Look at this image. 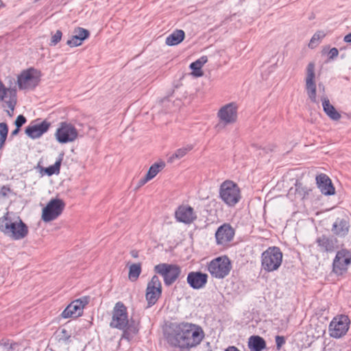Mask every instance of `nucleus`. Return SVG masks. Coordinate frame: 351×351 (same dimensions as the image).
<instances>
[{
    "label": "nucleus",
    "mask_w": 351,
    "mask_h": 351,
    "mask_svg": "<svg viewBox=\"0 0 351 351\" xmlns=\"http://www.w3.org/2000/svg\"><path fill=\"white\" fill-rule=\"evenodd\" d=\"M204 337L202 328L193 324H174L166 335L167 342L173 347L189 349L199 345Z\"/></svg>",
    "instance_id": "nucleus-1"
},
{
    "label": "nucleus",
    "mask_w": 351,
    "mask_h": 351,
    "mask_svg": "<svg viewBox=\"0 0 351 351\" xmlns=\"http://www.w3.org/2000/svg\"><path fill=\"white\" fill-rule=\"evenodd\" d=\"M0 231L10 239L19 241L27 236L29 228L20 217L6 213L0 218Z\"/></svg>",
    "instance_id": "nucleus-2"
},
{
    "label": "nucleus",
    "mask_w": 351,
    "mask_h": 351,
    "mask_svg": "<svg viewBox=\"0 0 351 351\" xmlns=\"http://www.w3.org/2000/svg\"><path fill=\"white\" fill-rule=\"evenodd\" d=\"M282 262V253L278 247H269L261 254V266L265 271H276Z\"/></svg>",
    "instance_id": "nucleus-3"
},
{
    "label": "nucleus",
    "mask_w": 351,
    "mask_h": 351,
    "mask_svg": "<svg viewBox=\"0 0 351 351\" xmlns=\"http://www.w3.org/2000/svg\"><path fill=\"white\" fill-rule=\"evenodd\" d=\"M219 197L228 206H234L241 197L240 189L234 182L226 180L220 185Z\"/></svg>",
    "instance_id": "nucleus-4"
},
{
    "label": "nucleus",
    "mask_w": 351,
    "mask_h": 351,
    "mask_svg": "<svg viewBox=\"0 0 351 351\" xmlns=\"http://www.w3.org/2000/svg\"><path fill=\"white\" fill-rule=\"evenodd\" d=\"M208 271L215 278L221 279L228 276L231 270V263L226 256L214 258L208 264Z\"/></svg>",
    "instance_id": "nucleus-5"
},
{
    "label": "nucleus",
    "mask_w": 351,
    "mask_h": 351,
    "mask_svg": "<svg viewBox=\"0 0 351 351\" xmlns=\"http://www.w3.org/2000/svg\"><path fill=\"white\" fill-rule=\"evenodd\" d=\"M219 122L215 128L219 131L226 125L234 123L237 119V106L234 103L226 104L221 107L217 112Z\"/></svg>",
    "instance_id": "nucleus-6"
},
{
    "label": "nucleus",
    "mask_w": 351,
    "mask_h": 351,
    "mask_svg": "<svg viewBox=\"0 0 351 351\" xmlns=\"http://www.w3.org/2000/svg\"><path fill=\"white\" fill-rule=\"evenodd\" d=\"M40 80V71L34 68H30L23 71L19 75L17 82L20 89L29 90L34 89L38 84Z\"/></svg>",
    "instance_id": "nucleus-7"
},
{
    "label": "nucleus",
    "mask_w": 351,
    "mask_h": 351,
    "mask_svg": "<svg viewBox=\"0 0 351 351\" xmlns=\"http://www.w3.org/2000/svg\"><path fill=\"white\" fill-rule=\"evenodd\" d=\"M154 271L163 277L165 284L167 286L176 282L181 274V269L179 266L167 263L156 265Z\"/></svg>",
    "instance_id": "nucleus-8"
},
{
    "label": "nucleus",
    "mask_w": 351,
    "mask_h": 351,
    "mask_svg": "<svg viewBox=\"0 0 351 351\" xmlns=\"http://www.w3.org/2000/svg\"><path fill=\"white\" fill-rule=\"evenodd\" d=\"M64 207L65 204L63 200L58 198L51 199L43 209V221L50 222L55 220L62 214Z\"/></svg>",
    "instance_id": "nucleus-9"
},
{
    "label": "nucleus",
    "mask_w": 351,
    "mask_h": 351,
    "mask_svg": "<svg viewBox=\"0 0 351 351\" xmlns=\"http://www.w3.org/2000/svg\"><path fill=\"white\" fill-rule=\"evenodd\" d=\"M350 319L347 315H341L332 319L329 324L330 336L340 338L345 335L349 329Z\"/></svg>",
    "instance_id": "nucleus-10"
},
{
    "label": "nucleus",
    "mask_w": 351,
    "mask_h": 351,
    "mask_svg": "<svg viewBox=\"0 0 351 351\" xmlns=\"http://www.w3.org/2000/svg\"><path fill=\"white\" fill-rule=\"evenodd\" d=\"M56 140L60 143H68L75 141L78 136L77 129L71 123L62 122L56 132Z\"/></svg>",
    "instance_id": "nucleus-11"
},
{
    "label": "nucleus",
    "mask_w": 351,
    "mask_h": 351,
    "mask_svg": "<svg viewBox=\"0 0 351 351\" xmlns=\"http://www.w3.org/2000/svg\"><path fill=\"white\" fill-rule=\"evenodd\" d=\"M162 294V284L157 276H154L147 283L145 298L147 302V307H151L156 303Z\"/></svg>",
    "instance_id": "nucleus-12"
},
{
    "label": "nucleus",
    "mask_w": 351,
    "mask_h": 351,
    "mask_svg": "<svg viewBox=\"0 0 351 351\" xmlns=\"http://www.w3.org/2000/svg\"><path fill=\"white\" fill-rule=\"evenodd\" d=\"M305 88L307 95L313 103H317L315 84V64L310 62L306 67Z\"/></svg>",
    "instance_id": "nucleus-13"
},
{
    "label": "nucleus",
    "mask_w": 351,
    "mask_h": 351,
    "mask_svg": "<svg viewBox=\"0 0 351 351\" xmlns=\"http://www.w3.org/2000/svg\"><path fill=\"white\" fill-rule=\"evenodd\" d=\"M350 264L351 252L345 249L339 250L333 261V271L337 274H342L347 271Z\"/></svg>",
    "instance_id": "nucleus-14"
},
{
    "label": "nucleus",
    "mask_w": 351,
    "mask_h": 351,
    "mask_svg": "<svg viewBox=\"0 0 351 351\" xmlns=\"http://www.w3.org/2000/svg\"><path fill=\"white\" fill-rule=\"evenodd\" d=\"M128 324L127 309L121 302L115 304L113 311L112 321L111 326L121 330L125 329Z\"/></svg>",
    "instance_id": "nucleus-15"
},
{
    "label": "nucleus",
    "mask_w": 351,
    "mask_h": 351,
    "mask_svg": "<svg viewBox=\"0 0 351 351\" xmlns=\"http://www.w3.org/2000/svg\"><path fill=\"white\" fill-rule=\"evenodd\" d=\"M88 302V297H83L74 300L63 311L62 317L63 318H69L81 316L83 313V308Z\"/></svg>",
    "instance_id": "nucleus-16"
},
{
    "label": "nucleus",
    "mask_w": 351,
    "mask_h": 351,
    "mask_svg": "<svg viewBox=\"0 0 351 351\" xmlns=\"http://www.w3.org/2000/svg\"><path fill=\"white\" fill-rule=\"evenodd\" d=\"M175 217L178 221L185 224L191 223L197 218L193 208L187 205L180 206L175 212Z\"/></svg>",
    "instance_id": "nucleus-17"
},
{
    "label": "nucleus",
    "mask_w": 351,
    "mask_h": 351,
    "mask_svg": "<svg viewBox=\"0 0 351 351\" xmlns=\"http://www.w3.org/2000/svg\"><path fill=\"white\" fill-rule=\"evenodd\" d=\"M187 283L194 289H201L208 281V275L200 271H191L186 278Z\"/></svg>",
    "instance_id": "nucleus-18"
},
{
    "label": "nucleus",
    "mask_w": 351,
    "mask_h": 351,
    "mask_svg": "<svg viewBox=\"0 0 351 351\" xmlns=\"http://www.w3.org/2000/svg\"><path fill=\"white\" fill-rule=\"evenodd\" d=\"M234 235V231L228 224H223L218 228L215 238L218 245H225L229 243Z\"/></svg>",
    "instance_id": "nucleus-19"
},
{
    "label": "nucleus",
    "mask_w": 351,
    "mask_h": 351,
    "mask_svg": "<svg viewBox=\"0 0 351 351\" xmlns=\"http://www.w3.org/2000/svg\"><path fill=\"white\" fill-rule=\"evenodd\" d=\"M50 125L47 121L31 124L26 128L25 133L32 139L38 138L49 130Z\"/></svg>",
    "instance_id": "nucleus-20"
},
{
    "label": "nucleus",
    "mask_w": 351,
    "mask_h": 351,
    "mask_svg": "<svg viewBox=\"0 0 351 351\" xmlns=\"http://www.w3.org/2000/svg\"><path fill=\"white\" fill-rule=\"evenodd\" d=\"M319 251L323 252H332L337 248V239L333 237L321 235L316 239Z\"/></svg>",
    "instance_id": "nucleus-21"
},
{
    "label": "nucleus",
    "mask_w": 351,
    "mask_h": 351,
    "mask_svg": "<svg viewBox=\"0 0 351 351\" xmlns=\"http://www.w3.org/2000/svg\"><path fill=\"white\" fill-rule=\"evenodd\" d=\"M316 182L322 194L331 195L335 194V190L331 180L325 174H319L316 177Z\"/></svg>",
    "instance_id": "nucleus-22"
},
{
    "label": "nucleus",
    "mask_w": 351,
    "mask_h": 351,
    "mask_svg": "<svg viewBox=\"0 0 351 351\" xmlns=\"http://www.w3.org/2000/svg\"><path fill=\"white\" fill-rule=\"evenodd\" d=\"M321 99L322 101L323 110L326 114V115L333 121H339L341 119V114L330 104L328 98L326 96H323L322 97Z\"/></svg>",
    "instance_id": "nucleus-23"
},
{
    "label": "nucleus",
    "mask_w": 351,
    "mask_h": 351,
    "mask_svg": "<svg viewBox=\"0 0 351 351\" xmlns=\"http://www.w3.org/2000/svg\"><path fill=\"white\" fill-rule=\"evenodd\" d=\"M349 226L346 220L337 219L332 228L333 233L337 236L343 237L348 232Z\"/></svg>",
    "instance_id": "nucleus-24"
},
{
    "label": "nucleus",
    "mask_w": 351,
    "mask_h": 351,
    "mask_svg": "<svg viewBox=\"0 0 351 351\" xmlns=\"http://www.w3.org/2000/svg\"><path fill=\"white\" fill-rule=\"evenodd\" d=\"M185 37V33L182 29H176L166 38L165 43L169 46L180 44Z\"/></svg>",
    "instance_id": "nucleus-25"
},
{
    "label": "nucleus",
    "mask_w": 351,
    "mask_h": 351,
    "mask_svg": "<svg viewBox=\"0 0 351 351\" xmlns=\"http://www.w3.org/2000/svg\"><path fill=\"white\" fill-rule=\"evenodd\" d=\"M248 346L251 351H262L265 348L266 343L259 336H252L249 339Z\"/></svg>",
    "instance_id": "nucleus-26"
},
{
    "label": "nucleus",
    "mask_w": 351,
    "mask_h": 351,
    "mask_svg": "<svg viewBox=\"0 0 351 351\" xmlns=\"http://www.w3.org/2000/svg\"><path fill=\"white\" fill-rule=\"evenodd\" d=\"M208 61L207 56H202L200 58L197 60L196 61L192 62L190 64V68L193 70L192 75L195 77H201L203 75V72L202 71V67L206 64Z\"/></svg>",
    "instance_id": "nucleus-27"
},
{
    "label": "nucleus",
    "mask_w": 351,
    "mask_h": 351,
    "mask_svg": "<svg viewBox=\"0 0 351 351\" xmlns=\"http://www.w3.org/2000/svg\"><path fill=\"white\" fill-rule=\"evenodd\" d=\"M193 149V146L188 145L186 147L178 149L174 153L168 157L167 162L173 163L176 160H180L185 156Z\"/></svg>",
    "instance_id": "nucleus-28"
},
{
    "label": "nucleus",
    "mask_w": 351,
    "mask_h": 351,
    "mask_svg": "<svg viewBox=\"0 0 351 351\" xmlns=\"http://www.w3.org/2000/svg\"><path fill=\"white\" fill-rule=\"evenodd\" d=\"M165 167V163L163 161H160L153 164L149 169L146 176L148 179H153L160 171H161Z\"/></svg>",
    "instance_id": "nucleus-29"
},
{
    "label": "nucleus",
    "mask_w": 351,
    "mask_h": 351,
    "mask_svg": "<svg viewBox=\"0 0 351 351\" xmlns=\"http://www.w3.org/2000/svg\"><path fill=\"white\" fill-rule=\"evenodd\" d=\"M63 157H64V154L63 153L60 154L59 156H58V159L56 160V162L54 163V165L49 166V167H47L45 171L49 176H51L53 174H58L60 173V168L62 161L63 160Z\"/></svg>",
    "instance_id": "nucleus-30"
},
{
    "label": "nucleus",
    "mask_w": 351,
    "mask_h": 351,
    "mask_svg": "<svg viewBox=\"0 0 351 351\" xmlns=\"http://www.w3.org/2000/svg\"><path fill=\"white\" fill-rule=\"evenodd\" d=\"M141 273V263H134L130 266L128 277L131 281H136Z\"/></svg>",
    "instance_id": "nucleus-31"
},
{
    "label": "nucleus",
    "mask_w": 351,
    "mask_h": 351,
    "mask_svg": "<svg viewBox=\"0 0 351 351\" xmlns=\"http://www.w3.org/2000/svg\"><path fill=\"white\" fill-rule=\"evenodd\" d=\"M326 36V33L323 30L317 31L313 36H312L309 43L308 47L311 49L316 47L324 37Z\"/></svg>",
    "instance_id": "nucleus-32"
},
{
    "label": "nucleus",
    "mask_w": 351,
    "mask_h": 351,
    "mask_svg": "<svg viewBox=\"0 0 351 351\" xmlns=\"http://www.w3.org/2000/svg\"><path fill=\"white\" fill-rule=\"evenodd\" d=\"M309 190L304 186L302 183L297 182L295 185V198L303 199L308 195Z\"/></svg>",
    "instance_id": "nucleus-33"
},
{
    "label": "nucleus",
    "mask_w": 351,
    "mask_h": 351,
    "mask_svg": "<svg viewBox=\"0 0 351 351\" xmlns=\"http://www.w3.org/2000/svg\"><path fill=\"white\" fill-rule=\"evenodd\" d=\"M8 128L5 123H0V149L3 147L6 140Z\"/></svg>",
    "instance_id": "nucleus-34"
},
{
    "label": "nucleus",
    "mask_w": 351,
    "mask_h": 351,
    "mask_svg": "<svg viewBox=\"0 0 351 351\" xmlns=\"http://www.w3.org/2000/svg\"><path fill=\"white\" fill-rule=\"evenodd\" d=\"M74 34L77 37H79V38H80L83 41L88 38L90 35L89 32L82 27H77L75 29Z\"/></svg>",
    "instance_id": "nucleus-35"
},
{
    "label": "nucleus",
    "mask_w": 351,
    "mask_h": 351,
    "mask_svg": "<svg viewBox=\"0 0 351 351\" xmlns=\"http://www.w3.org/2000/svg\"><path fill=\"white\" fill-rule=\"evenodd\" d=\"M82 43L83 40L80 38H79V37H77L75 34H74L72 36L71 39L67 40L66 44L71 47H74L80 46Z\"/></svg>",
    "instance_id": "nucleus-36"
},
{
    "label": "nucleus",
    "mask_w": 351,
    "mask_h": 351,
    "mask_svg": "<svg viewBox=\"0 0 351 351\" xmlns=\"http://www.w3.org/2000/svg\"><path fill=\"white\" fill-rule=\"evenodd\" d=\"M62 36V33L60 30H57L56 33L52 36L50 45L55 46L61 40Z\"/></svg>",
    "instance_id": "nucleus-37"
},
{
    "label": "nucleus",
    "mask_w": 351,
    "mask_h": 351,
    "mask_svg": "<svg viewBox=\"0 0 351 351\" xmlns=\"http://www.w3.org/2000/svg\"><path fill=\"white\" fill-rule=\"evenodd\" d=\"M11 193V190L9 187L3 186L0 189V197H7Z\"/></svg>",
    "instance_id": "nucleus-38"
},
{
    "label": "nucleus",
    "mask_w": 351,
    "mask_h": 351,
    "mask_svg": "<svg viewBox=\"0 0 351 351\" xmlns=\"http://www.w3.org/2000/svg\"><path fill=\"white\" fill-rule=\"evenodd\" d=\"M25 122V117L23 115H19L15 121V125L18 128H20Z\"/></svg>",
    "instance_id": "nucleus-39"
},
{
    "label": "nucleus",
    "mask_w": 351,
    "mask_h": 351,
    "mask_svg": "<svg viewBox=\"0 0 351 351\" xmlns=\"http://www.w3.org/2000/svg\"><path fill=\"white\" fill-rule=\"evenodd\" d=\"M8 90H9L4 86L3 83L0 82V101L4 99L5 95Z\"/></svg>",
    "instance_id": "nucleus-40"
},
{
    "label": "nucleus",
    "mask_w": 351,
    "mask_h": 351,
    "mask_svg": "<svg viewBox=\"0 0 351 351\" xmlns=\"http://www.w3.org/2000/svg\"><path fill=\"white\" fill-rule=\"evenodd\" d=\"M285 343V339L282 336L276 337V343L278 350H280L283 344Z\"/></svg>",
    "instance_id": "nucleus-41"
},
{
    "label": "nucleus",
    "mask_w": 351,
    "mask_h": 351,
    "mask_svg": "<svg viewBox=\"0 0 351 351\" xmlns=\"http://www.w3.org/2000/svg\"><path fill=\"white\" fill-rule=\"evenodd\" d=\"M338 54V49L335 47L332 48L328 52L329 59H334L335 58L337 57Z\"/></svg>",
    "instance_id": "nucleus-42"
},
{
    "label": "nucleus",
    "mask_w": 351,
    "mask_h": 351,
    "mask_svg": "<svg viewBox=\"0 0 351 351\" xmlns=\"http://www.w3.org/2000/svg\"><path fill=\"white\" fill-rule=\"evenodd\" d=\"M151 180L150 179H148L147 176L145 175V176L143 178H141L138 181V186H142L145 183H147L148 181Z\"/></svg>",
    "instance_id": "nucleus-43"
},
{
    "label": "nucleus",
    "mask_w": 351,
    "mask_h": 351,
    "mask_svg": "<svg viewBox=\"0 0 351 351\" xmlns=\"http://www.w3.org/2000/svg\"><path fill=\"white\" fill-rule=\"evenodd\" d=\"M343 40L346 43H351V32L344 36Z\"/></svg>",
    "instance_id": "nucleus-44"
},
{
    "label": "nucleus",
    "mask_w": 351,
    "mask_h": 351,
    "mask_svg": "<svg viewBox=\"0 0 351 351\" xmlns=\"http://www.w3.org/2000/svg\"><path fill=\"white\" fill-rule=\"evenodd\" d=\"M7 105H8V107L12 110L13 111L14 109V104L12 102V101H7Z\"/></svg>",
    "instance_id": "nucleus-45"
},
{
    "label": "nucleus",
    "mask_w": 351,
    "mask_h": 351,
    "mask_svg": "<svg viewBox=\"0 0 351 351\" xmlns=\"http://www.w3.org/2000/svg\"><path fill=\"white\" fill-rule=\"evenodd\" d=\"M225 351H240L234 346L228 347Z\"/></svg>",
    "instance_id": "nucleus-46"
},
{
    "label": "nucleus",
    "mask_w": 351,
    "mask_h": 351,
    "mask_svg": "<svg viewBox=\"0 0 351 351\" xmlns=\"http://www.w3.org/2000/svg\"><path fill=\"white\" fill-rule=\"evenodd\" d=\"M131 255L134 258H137L138 256V252L136 250H133L131 252Z\"/></svg>",
    "instance_id": "nucleus-47"
},
{
    "label": "nucleus",
    "mask_w": 351,
    "mask_h": 351,
    "mask_svg": "<svg viewBox=\"0 0 351 351\" xmlns=\"http://www.w3.org/2000/svg\"><path fill=\"white\" fill-rule=\"evenodd\" d=\"M19 128H18L16 127V128L15 130H14L12 132V133H11V136H15V135H16V134L19 133Z\"/></svg>",
    "instance_id": "nucleus-48"
},
{
    "label": "nucleus",
    "mask_w": 351,
    "mask_h": 351,
    "mask_svg": "<svg viewBox=\"0 0 351 351\" xmlns=\"http://www.w3.org/2000/svg\"><path fill=\"white\" fill-rule=\"evenodd\" d=\"M128 330H125L124 333H123V337L128 339Z\"/></svg>",
    "instance_id": "nucleus-49"
},
{
    "label": "nucleus",
    "mask_w": 351,
    "mask_h": 351,
    "mask_svg": "<svg viewBox=\"0 0 351 351\" xmlns=\"http://www.w3.org/2000/svg\"><path fill=\"white\" fill-rule=\"evenodd\" d=\"M131 330H132L134 333H136V332H137V331H138V330H137L135 327L132 328V329H131Z\"/></svg>",
    "instance_id": "nucleus-50"
},
{
    "label": "nucleus",
    "mask_w": 351,
    "mask_h": 351,
    "mask_svg": "<svg viewBox=\"0 0 351 351\" xmlns=\"http://www.w3.org/2000/svg\"><path fill=\"white\" fill-rule=\"evenodd\" d=\"M292 190H293V188L290 189V191H289V195H291Z\"/></svg>",
    "instance_id": "nucleus-51"
},
{
    "label": "nucleus",
    "mask_w": 351,
    "mask_h": 351,
    "mask_svg": "<svg viewBox=\"0 0 351 351\" xmlns=\"http://www.w3.org/2000/svg\"><path fill=\"white\" fill-rule=\"evenodd\" d=\"M7 112H8V115H9V116H12L11 112H10V111H8H8H7Z\"/></svg>",
    "instance_id": "nucleus-52"
}]
</instances>
